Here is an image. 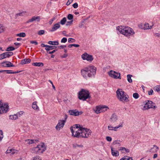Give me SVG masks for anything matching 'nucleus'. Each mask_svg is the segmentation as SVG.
I'll return each instance as SVG.
<instances>
[{
    "label": "nucleus",
    "mask_w": 160,
    "mask_h": 160,
    "mask_svg": "<svg viewBox=\"0 0 160 160\" xmlns=\"http://www.w3.org/2000/svg\"><path fill=\"white\" fill-rule=\"evenodd\" d=\"M132 75L130 74H128L127 75V80L129 82L131 83L132 82V80L131 79V77Z\"/></svg>",
    "instance_id": "31"
},
{
    "label": "nucleus",
    "mask_w": 160,
    "mask_h": 160,
    "mask_svg": "<svg viewBox=\"0 0 160 160\" xmlns=\"http://www.w3.org/2000/svg\"><path fill=\"white\" fill-rule=\"evenodd\" d=\"M144 104L145 105L143 108V110H147L150 108V107H149L150 104V102L149 100L146 101L144 102Z\"/></svg>",
    "instance_id": "20"
},
{
    "label": "nucleus",
    "mask_w": 160,
    "mask_h": 160,
    "mask_svg": "<svg viewBox=\"0 0 160 160\" xmlns=\"http://www.w3.org/2000/svg\"><path fill=\"white\" fill-rule=\"evenodd\" d=\"M133 97L134 98L137 99L139 98V95L137 93H135L133 94Z\"/></svg>",
    "instance_id": "44"
},
{
    "label": "nucleus",
    "mask_w": 160,
    "mask_h": 160,
    "mask_svg": "<svg viewBox=\"0 0 160 160\" xmlns=\"http://www.w3.org/2000/svg\"><path fill=\"white\" fill-rule=\"evenodd\" d=\"M78 98L80 100L85 101L87 99L90 98V93L88 90L82 89L78 93Z\"/></svg>",
    "instance_id": "5"
},
{
    "label": "nucleus",
    "mask_w": 160,
    "mask_h": 160,
    "mask_svg": "<svg viewBox=\"0 0 160 160\" xmlns=\"http://www.w3.org/2000/svg\"><path fill=\"white\" fill-rule=\"evenodd\" d=\"M65 123V120H60L55 127L56 129L57 130H59L61 128H63Z\"/></svg>",
    "instance_id": "11"
},
{
    "label": "nucleus",
    "mask_w": 160,
    "mask_h": 160,
    "mask_svg": "<svg viewBox=\"0 0 160 160\" xmlns=\"http://www.w3.org/2000/svg\"><path fill=\"white\" fill-rule=\"evenodd\" d=\"M118 119L117 115L115 114H112L110 118V121L112 123H115L117 122Z\"/></svg>",
    "instance_id": "15"
},
{
    "label": "nucleus",
    "mask_w": 160,
    "mask_h": 160,
    "mask_svg": "<svg viewBox=\"0 0 160 160\" xmlns=\"http://www.w3.org/2000/svg\"><path fill=\"white\" fill-rule=\"evenodd\" d=\"M57 50H54L52 51H48V52H47V53L50 54H51L55 52Z\"/></svg>",
    "instance_id": "51"
},
{
    "label": "nucleus",
    "mask_w": 160,
    "mask_h": 160,
    "mask_svg": "<svg viewBox=\"0 0 160 160\" xmlns=\"http://www.w3.org/2000/svg\"><path fill=\"white\" fill-rule=\"evenodd\" d=\"M138 27L142 29H149V24L148 23H141L138 25Z\"/></svg>",
    "instance_id": "14"
},
{
    "label": "nucleus",
    "mask_w": 160,
    "mask_h": 160,
    "mask_svg": "<svg viewBox=\"0 0 160 160\" xmlns=\"http://www.w3.org/2000/svg\"><path fill=\"white\" fill-rule=\"evenodd\" d=\"M75 41V40L72 38H69L68 39V42H73Z\"/></svg>",
    "instance_id": "48"
},
{
    "label": "nucleus",
    "mask_w": 160,
    "mask_h": 160,
    "mask_svg": "<svg viewBox=\"0 0 160 160\" xmlns=\"http://www.w3.org/2000/svg\"><path fill=\"white\" fill-rule=\"evenodd\" d=\"M66 21V18L65 17H64L61 20L60 22L59 23L60 24V23L62 25H63L65 24Z\"/></svg>",
    "instance_id": "33"
},
{
    "label": "nucleus",
    "mask_w": 160,
    "mask_h": 160,
    "mask_svg": "<svg viewBox=\"0 0 160 160\" xmlns=\"http://www.w3.org/2000/svg\"><path fill=\"white\" fill-rule=\"evenodd\" d=\"M13 55L12 52H8L0 54V60H2L7 58H9Z\"/></svg>",
    "instance_id": "12"
},
{
    "label": "nucleus",
    "mask_w": 160,
    "mask_h": 160,
    "mask_svg": "<svg viewBox=\"0 0 160 160\" xmlns=\"http://www.w3.org/2000/svg\"><path fill=\"white\" fill-rule=\"evenodd\" d=\"M32 160H42L41 158L39 156H36L33 158Z\"/></svg>",
    "instance_id": "43"
},
{
    "label": "nucleus",
    "mask_w": 160,
    "mask_h": 160,
    "mask_svg": "<svg viewBox=\"0 0 160 160\" xmlns=\"http://www.w3.org/2000/svg\"><path fill=\"white\" fill-rule=\"evenodd\" d=\"M68 113L70 115L78 116L82 114V111L79 112L76 110H69Z\"/></svg>",
    "instance_id": "13"
},
{
    "label": "nucleus",
    "mask_w": 160,
    "mask_h": 160,
    "mask_svg": "<svg viewBox=\"0 0 160 160\" xmlns=\"http://www.w3.org/2000/svg\"><path fill=\"white\" fill-rule=\"evenodd\" d=\"M82 58L84 60H87L89 62H92L93 60L92 56L87 53L83 54L82 55Z\"/></svg>",
    "instance_id": "9"
},
{
    "label": "nucleus",
    "mask_w": 160,
    "mask_h": 160,
    "mask_svg": "<svg viewBox=\"0 0 160 160\" xmlns=\"http://www.w3.org/2000/svg\"><path fill=\"white\" fill-rule=\"evenodd\" d=\"M112 154V156L115 157L118 156L119 155V152L117 150H114L112 148H111Z\"/></svg>",
    "instance_id": "22"
},
{
    "label": "nucleus",
    "mask_w": 160,
    "mask_h": 160,
    "mask_svg": "<svg viewBox=\"0 0 160 160\" xmlns=\"http://www.w3.org/2000/svg\"><path fill=\"white\" fill-rule=\"evenodd\" d=\"M25 13H26L25 12H21L18 13H17L16 15V16L17 17H18V16H22L23 15H24L25 14Z\"/></svg>",
    "instance_id": "41"
},
{
    "label": "nucleus",
    "mask_w": 160,
    "mask_h": 160,
    "mask_svg": "<svg viewBox=\"0 0 160 160\" xmlns=\"http://www.w3.org/2000/svg\"><path fill=\"white\" fill-rule=\"evenodd\" d=\"M30 42L31 44H35V45H37L38 44V43L36 41H30Z\"/></svg>",
    "instance_id": "52"
},
{
    "label": "nucleus",
    "mask_w": 160,
    "mask_h": 160,
    "mask_svg": "<svg viewBox=\"0 0 160 160\" xmlns=\"http://www.w3.org/2000/svg\"><path fill=\"white\" fill-rule=\"evenodd\" d=\"M60 48H63L66 47V45H61L59 47Z\"/></svg>",
    "instance_id": "59"
},
{
    "label": "nucleus",
    "mask_w": 160,
    "mask_h": 160,
    "mask_svg": "<svg viewBox=\"0 0 160 160\" xmlns=\"http://www.w3.org/2000/svg\"><path fill=\"white\" fill-rule=\"evenodd\" d=\"M17 36L19 37H24L25 36L26 34L24 32H21L17 34Z\"/></svg>",
    "instance_id": "37"
},
{
    "label": "nucleus",
    "mask_w": 160,
    "mask_h": 160,
    "mask_svg": "<svg viewBox=\"0 0 160 160\" xmlns=\"http://www.w3.org/2000/svg\"><path fill=\"white\" fill-rule=\"evenodd\" d=\"M113 143L114 145H118V146L121 145L120 144V141L118 140H115L113 142Z\"/></svg>",
    "instance_id": "39"
},
{
    "label": "nucleus",
    "mask_w": 160,
    "mask_h": 160,
    "mask_svg": "<svg viewBox=\"0 0 160 160\" xmlns=\"http://www.w3.org/2000/svg\"><path fill=\"white\" fill-rule=\"evenodd\" d=\"M9 118L11 120H16L18 118L17 115L14 114V115H10L9 116Z\"/></svg>",
    "instance_id": "27"
},
{
    "label": "nucleus",
    "mask_w": 160,
    "mask_h": 160,
    "mask_svg": "<svg viewBox=\"0 0 160 160\" xmlns=\"http://www.w3.org/2000/svg\"><path fill=\"white\" fill-rule=\"evenodd\" d=\"M68 118V116L66 114H65V118H64V120H65V122H66V120Z\"/></svg>",
    "instance_id": "62"
},
{
    "label": "nucleus",
    "mask_w": 160,
    "mask_h": 160,
    "mask_svg": "<svg viewBox=\"0 0 160 160\" xmlns=\"http://www.w3.org/2000/svg\"><path fill=\"white\" fill-rule=\"evenodd\" d=\"M25 62H26V63H30L31 61V60L30 59L27 58V59H25Z\"/></svg>",
    "instance_id": "55"
},
{
    "label": "nucleus",
    "mask_w": 160,
    "mask_h": 160,
    "mask_svg": "<svg viewBox=\"0 0 160 160\" xmlns=\"http://www.w3.org/2000/svg\"><path fill=\"white\" fill-rule=\"evenodd\" d=\"M108 74L111 77L115 79H121L120 74L113 70H111L108 72Z\"/></svg>",
    "instance_id": "8"
},
{
    "label": "nucleus",
    "mask_w": 160,
    "mask_h": 160,
    "mask_svg": "<svg viewBox=\"0 0 160 160\" xmlns=\"http://www.w3.org/2000/svg\"><path fill=\"white\" fill-rule=\"evenodd\" d=\"M1 64L2 66L4 67H11L14 66L12 63L9 61L3 62Z\"/></svg>",
    "instance_id": "16"
},
{
    "label": "nucleus",
    "mask_w": 160,
    "mask_h": 160,
    "mask_svg": "<svg viewBox=\"0 0 160 160\" xmlns=\"http://www.w3.org/2000/svg\"><path fill=\"white\" fill-rule=\"evenodd\" d=\"M158 149V147L156 145H154L151 148V152H156Z\"/></svg>",
    "instance_id": "21"
},
{
    "label": "nucleus",
    "mask_w": 160,
    "mask_h": 160,
    "mask_svg": "<svg viewBox=\"0 0 160 160\" xmlns=\"http://www.w3.org/2000/svg\"><path fill=\"white\" fill-rule=\"evenodd\" d=\"M96 68L93 66H89L82 69L81 73L83 77L87 78V77H91L96 74Z\"/></svg>",
    "instance_id": "3"
},
{
    "label": "nucleus",
    "mask_w": 160,
    "mask_h": 160,
    "mask_svg": "<svg viewBox=\"0 0 160 160\" xmlns=\"http://www.w3.org/2000/svg\"><path fill=\"white\" fill-rule=\"evenodd\" d=\"M106 139L109 142H111L112 140V138L109 136H107L106 137Z\"/></svg>",
    "instance_id": "50"
},
{
    "label": "nucleus",
    "mask_w": 160,
    "mask_h": 160,
    "mask_svg": "<svg viewBox=\"0 0 160 160\" xmlns=\"http://www.w3.org/2000/svg\"><path fill=\"white\" fill-rule=\"evenodd\" d=\"M158 155L157 154L155 153L154 154L153 158H155L157 157Z\"/></svg>",
    "instance_id": "63"
},
{
    "label": "nucleus",
    "mask_w": 160,
    "mask_h": 160,
    "mask_svg": "<svg viewBox=\"0 0 160 160\" xmlns=\"http://www.w3.org/2000/svg\"><path fill=\"white\" fill-rule=\"evenodd\" d=\"M25 59H24L21 61V63L22 64H26V62H25Z\"/></svg>",
    "instance_id": "57"
},
{
    "label": "nucleus",
    "mask_w": 160,
    "mask_h": 160,
    "mask_svg": "<svg viewBox=\"0 0 160 160\" xmlns=\"http://www.w3.org/2000/svg\"><path fill=\"white\" fill-rule=\"evenodd\" d=\"M119 150L121 151H125L127 152H129V150L128 149H127L126 148L124 147H120V149H119Z\"/></svg>",
    "instance_id": "36"
},
{
    "label": "nucleus",
    "mask_w": 160,
    "mask_h": 160,
    "mask_svg": "<svg viewBox=\"0 0 160 160\" xmlns=\"http://www.w3.org/2000/svg\"><path fill=\"white\" fill-rule=\"evenodd\" d=\"M47 47L45 48V50L47 51V52H48V51H50L56 48V47L54 46H52L48 45L47 46Z\"/></svg>",
    "instance_id": "23"
},
{
    "label": "nucleus",
    "mask_w": 160,
    "mask_h": 160,
    "mask_svg": "<svg viewBox=\"0 0 160 160\" xmlns=\"http://www.w3.org/2000/svg\"><path fill=\"white\" fill-rule=\"evenodd\" d=\"M116 93L118 99L119 101L123 102H127L129 101L128 95L122 89H118Z\"/></svg>",
    "instance_id": "4"
},
{
    "label": "nucleus",
    "mask_w": 160,
    "mask_h": 160,
    "mask_svg": "<svg viewBox=\"0 0 160 160\" xmlns=\"http://www.w3.org/2000/svg\"><path fill=\"white\" fill-rule=\"evenodd\" d=\"M101 109V106L96 107L95 110V112L97 113H99L102 112Z\"/></svg>",
    "instance_id": "26"
},
{
    "label": "nucleus",
    "mask_w": 160,
    "mask_h": 160,
    "mask_svg": "<svg viewBox=\"0 0 160 160\" xmlns=\"http://www.w3.org/2000/svg\"><path fill=\"white\" fill-rule=\"evenodd\" d=\"M101 111L102 112H104L107 111L108 109H109V108L107 106H101Z\"/></svg>",
    "instance_id": "29"
},
{
    "label": "nucleus",
    "mask_w": 160,
    "mask_h": 160,
    "mask_svg": "<svg viewBox=\"0 0 160 160\" xmlns=\"http://www.w3.org/2000/svg\"><path fill=\"white\" fill-rule=\"evenodd\" d=\"M46 149L44 144L42 143L38 145L36 147L33 148L32 150L34 151L33 153H37L38 152L43 153L45 151Z\"/></svg>",
    "instance_id": "6"
},
{
    "label": "nucleus",
    "mask_w": 160,
    "mask_h": 160,
    "mask_svg": "<svg viewBox=\"0 0 160 160\" xmlns=\"http://www.w3.org/2000/svg\"><path fill=\"white\" fill-rule=\"evenodd\" d=\"M41 46L42 47H46V48H47L48 45H45L44 43H42L41 44Z\"/></svg>",
    "instance_id": "61"
},
{
    "label": "nucleus",
    "mask_w": 160,
    "mask_h": 160,
    "mask_svg": "<svg viewBox=\"0 0 160 160\" xmlns=\"http://www.w3.org/2000/svg\"><path fill=\"white\" fill-rule=\"evenodd\" d=\"M116 29L121 33L128 38L133 36L135 33L133 30L128 27H124L122 26H118L117 27Z\"/></svg>",
    "instance_id": "2"
},
{
    "label": "nucleus",
    "mask_w": 160,
    "mask_h": 160,
    "mask_svg": "<svg viewBox=\"0 0 160 160\" xmlns=\"http://www.w3.org/2000/svg\"><path fill=\"white\" fill-rule=\"evenodd\" d=\"M1 28L0 29V32H3L5 30V28L2 27H1Z\"/></svg>",
    "instance_id": "56"
},
{
    "label": "nucleus",
    "mask_w": 160,
    "mask_h": 160,
    "mask_svg": "<svg viewBox=\"0 0 160 160\" xmlns=\"http://www.w3.org/2000/svg\"><path fill=\"white\" fill-rule=\"evenodd\" d=\"M23 113H24V112L23 111H21L18 112L17 113V114H16L17 115L18 117H20L21 116H22V115L23 114Z\"/></svg>",
    "instance_id": "42"
},
{
    "label": "nucleus",
    "mask_w": 160,
    "mask_h": 160,
    "mask_svg": "<svg viewBox=\"0 0 160 160\" xmlns=\"http://www.w3.org/2000/svg\"><path fill=\"white\" fill-rule=\"evenodd\" d=\"M0 137L3 138V133L2 131L0 130Z\"/></svg>",
    "instance_id": "58"
},
{
    "label": "nucleus",
    "mask_w": 160,
    "mask_h": 160,
    "mask_svg": "<svg viewBox=\"0 0 160 160\" xmlns=\"http://www.w3.org/2000/svg\"><path fill=\"white\" fill-rule=\"evenodd\" d=\"M55 19V18H52L51 19L50 21L49 22V23L50 24H52V23L53 22Z\"/></svg>",
    "instance_id": "54"
},
{
    "label": "nucleus",
    "mask_w": 160,
    "mask_h": 160,
    "mask_svg": "<svg viewBox=\"0 0 160 160\" xmlns=\"http://www.w3.org/2000/svg\"><path fill=\"white\" fill-rule=\"evenodd\" d=\"M48 43L50 45H58L59 44L58 42L57 41H49L48 42Z\"/></svg>",
    "instance_id": "24"
},
{
    "label": "nucleus",
    "mask_w": 160,
    "mask_h": 160,
    "mask_svg": "<svg viewBox=\"0 0 160 160\" xmlns=\"http://www.w3.org/2000/svg\"><path fill=\"white\" fill-rule=\"evenodd\" d=\"M32 65L36 66H43V64L42 62H34L32 63Z\"/></svg>",
    "instance_id": "28"
},
{
    "label": "nucleus",
    "mask_w": 160,
    "mask_h": 160,
    "mask_svg": "<svg viewBox=\"0 0 160 160\" xmlns=\"http://www.w3.org/2000/svg\"><path fill=\"white\" fill-rule=\"evenodd\" d=\"M44 30H40L38 31V34L39 35H41L43 34L44 33Z\"/></svg>",
    "instance_id": "46"
},
{
    "label": "nucleus",
    "mask_w": 160,
    "mask_h": 160,
    "mask_svg": "<svg viewBox=\"0 0 160 160\" xmlns=\"http://www.w3.org/2000/svg\"><path fill=\"white\" fill-rule=\"evenodd\" d=\"M68 56L67 54H64L63 56H61L62 58H65Z\"/></svg>",
    "instance_id": "60"
},
{
    "label": "nucleus",
    "mask_w": 160,
    "mask_h": 160,
    "mask_svg": "<svg viewBox=\"0 0 160 160\" xmlns=\"http://www.w3.org/2000/svg\"><path fill=\"white\" fill-rule=\"evenodd\" d=\"M40 20V17L39 16H33L31 19L29 20L27 22V23L32 22L34 21H37L38 22H39Z\"/></svg>",
    "instance_id": "19"
},
{
    "label": "nucleus",
    "mask_w": 160,
    "mask_h": 160,
    "mask_svg": "<svg viewBox=\"0 0 160 160\" xmlns=\"http://www.w3.org/2000/svg\"><path fill=\"white\" fill-rule=\"evenodd\" d=\"M18 151L16 149L12 148L8 149L6 152V153H11V154H13L18 153Z\"/></svg>",
    "instance_id": "17"
},
{
    "label": "nucleus",
    "mask_w": 160,
    "mask_h": 160,
    "mask_svg": "<svg viewBox=\"0 0 160 160\" xmlns=\"http://www.w3.org/2000/svg\"><path fill=\"white\" fill-rule=\"evenodd\" d=\"M60 27V23L58 22L55 24H54L52 27L51 30V32H54L56 31Z\"/></svg>",
    "instance_id": "18"
},
{
    "label": "nucleus",
    "mask_w": 160,
    "mask_h": 160,
    "mask_svg": "<svg viewBox=\"0 0 160 160\" xmlns=\"http://www.w3.org/2000/svg\"><path fill=\"white\" fill-rule=\"evenodd\" d=\"M156 108L157 106L156 104L151 101V108H154L155 109Z\"/></svg>",
    "instance_id": "34"
},
{
    "label": "nucleus",
    "mask_w": 160,
    "mask_h": 160,
    "mask_svg": "<svg viewBox=\"0 0 160 160\" xmlns=\"http://www.w3.org/2000/svg\"><path fill=\"white\" fill-rule=\"evenodd\" d=\"M123 122H120L119 125H118L117 126H116L115 127H113L111 125H109L108 126V128L109 130L111 131H117L118 129L120 128H122L123 127Z\"/></svg>",
    "instance_id": "10"
},
{
    "label": "nucleus",
    "mask_w": 160,
    "mask_h": 160,
    "mask_svg": "<svg viewBox=\"0 0 160 160\" xmlns=\"http://www.w3.org/2000/svg\"><path fill=\"white\" fill-rule=\"evenodd\" d=\"M72 136L78 138H88L91 135L90 130L83 128L79 124H75L70 128Z\"/></svg>",
    "instance_id": "1"
},
{
    "label": "nucleus",
    "mask_w": 160,
    "mask_h": 160,
    "mask_svg": "<svg viewBox=\"0 0 160 160\" xmlns=\"http://www.w3.org/2000/svg\"><path fill=\"white\" fill-rule=\"evenodd\" d=\"M67 38H63L61 40V42L65 43L67 41Z\"/></svg>",
    "instance_id": "49"
},
{
    "label": "nucleus",
    "mask_w": 160,
    "mask_h": 160,
    "mask_svg": "<svg viewBox=\"0 0 160 160\" xmlns=\"http://www.w3.org/2000/svg\"><path fill=\"white\" fill-rule=\"evenodd\" d=\"M15 48L12 47H9L7 48V51H12L15 50Z\"/></svg>",
    "instance_id": "38"
},
{
    "label": "nucleus",
    "mask_w": 160,
    "mask_h": 160,
    "mask_svg": "<svg viewBox=\"0 0 160 160\" xmlns=\"http://www.w3.org/2000/svg\"><path fill=\"white\" fill-rule=\"evenodd\" d=\"M154 90L158 92H160V85H157L154 87Z\"/></svg>",
    "instance_id": "32"
},
{
    "label": "nucleus",
    "mask_w": 160,
    "mask_h": 160,
    "mask_svg": "<svg viewBox=\"0 0 160 160\" xmlns=\"http://www.w3.org/2000/svg\"><path fill=\"white\" fill-rule=\"evenodd\" d=\"M73 147L74 148H76L77 147L78 148H82L83 146L82 144L79 145L77 143H74L72 144Z\"/></svg>",
    "instance_id": "30"
},
{
    "label": "nucleus",
    "mask_w": 160,
    "mask_h": 160,
    "mask_svg": "<svg viewBox=\"0 0 160 160\" xmlns=\"http://www.w3.org/2000/svg\"><path fill=\"white\" fill-rule=\"evenodd\" d=\"M9 109L8 104L7 103H3L0 101V114L6 113Z\"/></svg>",
    "instance_id": "7"
},
{
    "label": "nucleus",
    "mask_w": 160,
    "mask_h": 160,
    "mask_svg": "<svg viewBox=\"0 0 160 160\" xmlns=\"http://www.w3.org/2000/svg\"><path fill=\"white\" fill-rule=\"evenodd\" d=\"M36 140H25L26 142H27V143L28 144L32 143L34 142V141H36Z\"/></svg>",
    "instance_id": "35"
},
{
    "label": "nucleus",
    "mask_w": 160,
    "mask_h": 160,
    "mask_svg": "<svg viewBox=\"0 0 160 160\" xmlns=\"http://www.w3.org/2000/svg\"><path fill=\"white\" fill-rule=\"evenodd\" d=\"M72 46H74L76 47H79V45L78 44H70L68 46V47L69 48H71Z\"/></svg>",
    "instance_id": "40"
},
{
    "label": "nucleus",
    "mask_w": 160,
    "mask_h": 160,
    "mask_svg": "<svg viewBox=\"0 0 160 160\" xmlns=\"http://www.w3.org/2000/svg\"><path fill=\"white\" fill-rule=\"evenodd\" d=\"M5 72H6V73L8 74H14L15 72H12V70H4Z\"/></svg>",
    "instance_id": "47"
},
{
    "label": "nucleus",
    "mask_w": 160,
    "mask_h": 160,
    "mask_svg": "<svg viewBox=\"0 0 160 160\" xmlns=\"http://www.w3.org/2000/svg\"><path fill=\"white\" fill-rule=\"evenodd\" d=\"M67 18L69 20H72L73 18V16L72 15L69 14L68 15Z\"/></svg>",
    "instance_id": "45"
},
{
    "label": "nucleus",
    "mask_w": 160,
    "mask_h": 160,
    "mask_svg": "<svg viewBox=\"0 0 160 160\" xmlns=\"http://www.w3.org/2000/svg\"><path fill=\"white\" fill-rule=\"evenodd\" d=\"M66 31H63L62 33L65 36H68V35L67 34H65V33H66Z\"/></svg>",
    "instance_id": "64"
},
{
    "label": "nucleus",
    "mask_w": 160,
    "mask_h": 160,
    "mask_svg": "<svg viewBox=\"0 0 160 160\" xmlns=\"http://www.w3.org/2000/svg\"><path fill=\"white\" fill-rule=\"evenodd\" d=\"M32 107L35 110L39 109V108L37 105L36 102H34L32 103Z\"/></svg>",
    "instance_id": "25"
},
{
    "label": "nucleus",
    "mask_w": 160,
    "mask_h": 160,
    "mask_svg": "<svg viewBox=\"0 0 160 160\" xmlns=\"http://www.w3.org/2000/svg\"><path fill=\"white\" fill-rule=\"evenodd\" d=\"M72 6L74 8H76L78 7V4L77 3H75L73 4Z\"/></svg>",
    "instance_id": "53"
}]
</instances>
